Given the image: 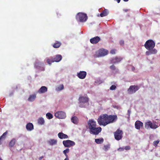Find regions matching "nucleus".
<instances>
[{
    "instance_id": "obj_40",
    "label": "nucleus",
    "mask_w": 160,
    "mask_h": 160,
    "mask_svg": "<svg viewBox=\"0 0 160 160\" xmlns=\"http://www.w3.org/2000/svg\"><path fill=\"white\" fill-rule=\"evenodd\" d=\"M119 43L121 45H123L124 44V42L123 40H121L119 42Z\"/></svg>"
},
{
    "instance_id": "obj_43",
    "label": "nucleus",
    "mask_w": 160,
    "mask_h": 160,
    "mask_svg": "<svg viewBox=\"0 0 160 160\" xmlns=\"http://www.w3.org/2000/svg\"><path fill=\"white\" fill-rule=\"evenodd\" d=\"M123 11L125 12H127L128 11V9H124L123 10Z\"/></svg>"
},
{
    "instance_id": "obj_14",
    "label": "nucleus",
    "mask_w": 160,
    "mask_h": 160,
    "mask_svg": "<svg viewBox=\"0 0 160 160\" xmlns=\"http://www.w3.org/2000/svg\"><path fill=\"white\" fill-rule=\"evenodd\" d=\"M87 75V72L85 71H81L77 74V76L80 79H83L85 78Z\"/></svg>"
},
{
    "instance_id": "obj_46",
    "label": "nucleus",
    "mask_w": 160,
    "mask_h": 160,
    "mask_svg": "<svg viewBox=\"0 0 160 160\" xmlns=\"http://www.w3.org/2000/svg\"><path fill=\"white\" fill-rule=\"evenodd\" d=\"M120 0H117V2L118 3H119V2H120Z\"/></svg>"
},
{
    "instance_id": "obj_36",
    "label": "nucleus",
    "mask_w": 160,
    "mask_h": 160,
    "mask_svg": "<svg viewBox=\"0 0 160 160\" xmlns=\"http://www.w3.org/2000/svg\"><path fill=\"white\" fill-rule=\"evenodd\" d=\"M116 88V87L115 85H112L110 87V89L111 90H115Z\"/></svg>"
},
{
    "instance_id": "obj_12",
    "label": "nucleus",
    "mask_w": 160,
    "mask_h": 160,
    "mask_svg": "<svg viewBox=\"0 0 160 160\" xmlns=\"http://www.w3.org/2000/svg\"><path fill=\"white\" fill-rule=\"evenodd\" d=\"M122 60V58L119 57H116L112 58L111 60V62L112 63H116L120 62Z\"/></svg>"
},
{
    "instance_id": "obj_9",
    "label": "nucleus",
    "mask_w": 160,
    "mask_h": 160,
    "mask_svg": "<svg viewBox=\"0 0 160 160\" xmlns=\"http://www.w3.org/2000/svg\"><path fill=\"white\" fill-rule=\"evenodd\" d=\"M102 128L100 127H96V126L92 128L89 130L90 132L94 135H98L102 131Z\"/></svg>"
},
{
    "instance_id": "obj_28",
    "label": "nucleus",
    "mask_w": 160,
    "mask_h": 160,
    "mask_svg": "<svg viewBox=\"0 0 160 160\" xmlns=\"http://www.w3.org/2000/svg\"><path fill=\"white\" fill-rule=\"evenodd\" d=\"M61 45V43L59 42L56 41L53 45V47L55 48H59Z\"/></svg>"
},
{
    "instance_id": "obj_22",
    "label": "nucleus",
    "mask_w": 160,
    "mask_h": 160,
    "mask_svg": "<svg viewBox=\"0 0 160 160\" xmlns=\"http://www.w3.org/2000/svg\"><path fill=\"white\" fill-rule=\"evenodd\" d=\"M79 99L80 103L87 102L88 101V98L83 96L80 97Z\"/></svg>"
},
{
    "instance_id": "obj_44",
    "label": "nucleus",
    "mask_w": 160,
    "mask_h": 160,
    "mask_svg": "<svg viewBox=\"0 0 160 160\" xmlns=\"http://www.w3.org/2000/svg\"><path fill=\"white\" fill-rule=\"evenodd\" d=\"M43 158V156L40 157L39 158V160H41Z\"/></svg>"
},
{
    "instance_id": "obj_47",
    "label": "nucleus",
    "mask_w": 160,
    "mask_h": 160,
    "mask_svg": "<svg viewBox=\"0 0 160 160\" xmlns=\"http://www.w3.org/2000/svg\"><path fill=\"white\" fill-rule=\"evenodd\" d=\"M135 68H134V67H132V71H134V70H135Z\"/></svg>"
},
{
    "instance_id": "obj_1",
    "label": "nucleus",
    "mask_w": 160,
    "mask_h": 160,
    "mask_svg": "<svg viewBox=\"0 0 160 160\" xmlns=\"http://www.w3.org/2000/svg\"><path fill=\"white\" fill-rule=\"evenodd\" d=\"M118 119L117 115L102 114L97 119L98 124L100 126H105L107 125L116 122Z\"/></svg>"
},
{
    "instance_id": "obj_6",
    "label": "nucleus",
    "mask_w": 160,
    "mask_h": 160,
    "mask_svg": "<svg viewBox=\"0 0 160 160\" xmlns=\"http://www.w3.org/2000/svg\"><path fill=\"white\" fill-rule=\"evenodd\" d=\"M123 134L122 130H120L119 128H118L114 132L115 139L117 141L121 139L123 137Z\"/></svg>"
},
{
    "instance_id": "obj_3",
    "label": "nucleus",
    "mask_w": 160,
    "mask_h": 160,
    "mask_svg": "<svg viewBox=\"0 0 160 160\" xmlns=\"http://www.w3.org/2000/svg\"><path fill=\"white\" fill-rule=\"evenodd\" d=\"M76 19L77 21L79 22H85L88 19V17L86 14L82 12H79L76 16Z\"/></svg>"
},
{
    "instance_id": "obj_33",
    "label": "nucleus",
    "mask_w": 160,
    "mask_h": 160,
    "mask_svg": "<svg viewBox=\"0 0 160 160\" xmlns=\"http://www.w3.org/2000/svg\"><path fill=\"white\" fill-rule=\"evenodd\" d=\"M47 118L48 119H51L52 118L53 116L52 114L50 113H48L46 114Z\"/></svg>"
},
{
    "instance_id": "obj_41",
    "label": "nucleus",
    "mask_w": 160,
    "mask_h": 160,
    "mask_svg": "<svg viewBox=\"0 0 160 160\" xmlns=\"http://www.w3.org/2000/svg\"><path fill=\"white\" fill-rule=\"evenodd\" d=\"M124 149L126 150H129L130 149V147L129 146H127L125 147Z\"/></svg>"
},
{
    "instance_id": "obj_16",
    "label": "nucleus",
    "mask_w": 160,
    "mask_h": 160,
    "mask_svg": "<svg viewBox=\"0 0 160 160\" xmlns=\"http://www.w3.org/2000/svg\"><path fill=\"white\" fill-rule=\"evenodd\" d=\"M135 127L137 129H140L141 127H143V123L140 121H137L135 124Z\"/></svg>"
},
{
    "instance_id": "obj_29",
    "label": "nucleus",
    "mask_w": 160,
    "mask_h": 160,
    "mask_svg": "<svg viewBox=\"0 0 160 160\" xmlns=\"http://www.w3.org/2000/svg\"><path fill=\"white\" fill-rule=\"evenodd\" d=\"M104 139L103 138L95 139V142L98 144H100L103 142Z\"/></svg>"
},
{
    "instance_id": "obj_11",
    "label": "nucleus",
    "mask_w": 160,
    "mask_h": 160,
    "mask_svg": "<svg viewBox=\"0 0 160 160\" xmlns=\"http://www.w3.org/2000/svg\"><path fill=\"white\" fill-rule=\"evenodd\" d=\"M88 125L89 130L92 128L97 126L96 122L93 119H90L88 122Z\"/></svg>"
},
{
    "instance_id": "obj_34",
    "label": "nucleus",
    "mask_w": 160,
    "mask_h": 160,
    "mask_svg": "<svg viewBox=\"0 0 160 160\" xmlns=\"http://www.w3.org/2000/svg\"><path fill=\"white\" fill-rule=\"evenodd\" d=\"M110 148V145H104V146L103 149L105 151H108L109 149Z\"/></svg>"
},
{
    "instance_id": "obj_25",
    "label": "nucleus",
    "mask_w": 160,
    "mask_h": 160,
    "mask_svg": "<svg viewBox=\"0 0 160 160\" xmlns=\"http://www.w3.org/2000/svg\"><path fill=\"white\" fill-rule=\"evenodd\" d=\"M16 142V140L15 138H12L9 143L8 146L9 147H13Z\"/></svg>"
},
{
    "instance_id": "obj_20",
    "label": "nucleus",
    "mask_w": 160,
    "mask_h": 160,
    "mask_svg": "<svg viewBox=\"0 0 160 160\" xmlns=\"http://www.w3.org/2000/svg\"><path fill=\"white\" fill-rule=\"evenodd\" d=\"M58 137L61 139H67L68 138L67 135L62 132H59L58 134Z\"/></svg>"
},
{
    "instance_id": "obj_2",
    "label": "nucleus",
    "mask_w": 160,
    "mask_h": 160,
    "mask_svg": "<svg viewBox=\"0 0 160 160\" xmlns=\"http://www.w3.org/2000/svg\"><path fill=\"white\" fill-rule=\"evenodd\" d=\"M62 59V56L60 55H56L55 57H50L47 60V62L49 65L51 64V63L54 62H58L60 61Z\"/></svg>"
},
{
    "instance_id": "obj_49",
    "label": "nucleus",
    "mask_w": 160,
    "mask_h": 160,
    "mask_svg": "<svg viewBox=\"0 0 160 160\" xmlns=\"http://www.w3.org/2000/svg\"><path fill=\"white\" fill-rule=\"evenodd\" d=\"M0 160H3L1 158H0Z\"/></svg>"
},
{
    "instance_id": "obj_48",
    "label": "nucleus",
    "mask_w": 160,
    "mask_h": 160,
    "mask_svg": "<svg viewBox=\"0 0 160 160\" xmlns=\"http://www.w3.org/2000/svg\"><path fill=\"white\" fill-rule=\"evenodd\" d=\"M125 2H127L129 0H123Z\"/></svg>"
},
{
    "instance_id": "obj_24",
    "label": "nucleus",
    "mask_w": 160,
    "mask_h": 160,
    "mask_svg": "<svg viewBox=\"0 0 160 160\" xmlns=\"http://www.w3.org/2000/svg\"><path fill=\"white\" fill-rule=\"evenodd\" d=\"M108 13V11L107 9H105L102 11V12L100 13V16L102 17H103L107 16Z\"/></svg>"
},
{
    "instance_id": "obj_15",
    "label": "nucleus",
    "mask_w": 160,
    "mask_h": 160,
    "mask_svg": "<svg viewBox=\"0 0 160 160\" xmlns=\"http://www.w3.org/2000/svg\"><path fill=\"white\" fill-rule=\"evenodd\" d=\"M100 40V39L99 37L96 36L90 39V42L93 44H96L98 43Z\"/></svg>"
},
{
    "instance_id": "obj_23",
    "label": "nucleus",
    "mask_w": 160,
    "mask_h": 160,
    "mask_svg": "<svg viewBox=\"0 0 160 160\" xmlns=\"http://www.w3.org/2000/svg\"><path fill=\"white\" fill-rule=\"evenodd\" d=\"M57 142V140L54 139H51L48 141V144L51 146L56 144Z\"/></svg>"
},
{
    "instance_id": "obj_10",
    "label": "nucleus",
    "mask_w": 160,
    "mask_h": 160,
    "mask_svg": "<svg viewBox=\"0 0 160 160\" xmlns=\"http://www.w3.org/2000/svg\"><path fill=\"white\" fill-rule=\"evenodd\" d=\"M62 143L64 146L66 147L69 148L75 145V142L69 140L63 141Z\"/></svg>"
},
{
    "instance_id": "obj_39",
    "label": "nucleus",
    "mask_w": 160,
    "mask_h": 160,
    "mask_svg": "<svg viewBox=\"0 0 160 160\" xmlns=\"http://www.w3.org/2000/svg\"><path fill=\"white\" fill-rule=\"evenodd\" d=\"M116 50L113 49L110 51V53L112 54H115V53Z\"/></svg>"
},
{
    "instance_id": "obj_38",
    "label": "nucleus",
    "mask_w": 160,
    "mask_h": 160,
    "mask_svg": "<svg viewBox=\"0 0 160 160\" xmlns=\"http://www.w3.org/2000/svg\"><path fill=\"white\" fill-rule=\"evenodd\" d=\"M113 107L115 108H116L118 109H121V107L120 106L118 105H114L113 106Z\"/></svg>"
},
{
    "instance_id": "obj_18",
    "label": "nucleus",
    "mask_w": 160,
    "mask_h": 160,
    "mask_svg": "<svg viewBox=\"0 0 160 160\" xmlns=\"http://www.w3.org/2000/svg\"><path fill=\"white\" fill-rule=\"evenodd\" d=\"M8 133V131L4 132L3 134L0 137V145L2 144V142L4 141L7 137Z\"/></svg>"
},
{
    "instance_id": "obj_31",
    "label": "nucleus",
    "mask_w": 160,
    "mask_h": 160,
    "mask_svg": "<svg viewBox=\"0 0 160 160\" xmlns=\"http://www.w3.org/2000/svg\"><path fill=\"white\" fill-rule=\"evenodd\" d=\"M64 89V86L62 84H61L58 86L56 90L57 91H61Z\"/></svg>"
},
{
    "instance_id": "obj_45",
    "label": "nucleus",
    "mask_w": 160,
    "mask_h": 160,
    "mask_svg": "<svg viewBox=\"0 0 160 160\" xmlns=\"http://www.w3.org/2000/svg\"><path fill=\"white\" fill-rule=\"evenodd\" d=\"M64 160H69L68 158V157H66V158L64 159Z\"/></svg>"
},
{
    "instance_id": "obj_21",
    "label": "nucleus",
    "mask_w": 160,
    "mask_h": 160,
    "mask_svg": "<svg viewBox=\"0 0 160 160\" xmlns=\"http://www.w3.org/2000/svg\"><path fill=\"white\" fill-rule=\"evenodd\" d=\"M47 88L45 86H42L38 91L39 93H44L47 91Z\"/></svg>"
},
{
    "instance_id": "obj_8",
    "label": "nucleus",
    "mask_w": 160,
    "mask_h": 160,
    "mask_svg": "<svg viewBox=\"0 0 160 160\" xmlns=\"http://www.w3.org/2000/svg\"><path fill=\"white\" fill-rule=\"evenodd\" d=\"M55 116L58 118L63 119L66 117V113L63 111H59L56 112L54 114Z\"/></svg>"
},
{
    "instance_id": "obj_7",
    "label": "nucleus",
    "mask_w": 160,
    "mask_h": 160,
    "mask_svg": "<svg viewBox=\"0 0 160 160\" xmlns=\"http://www.w3.org/2000/svg\"><path fill=\"white\" fill-rule=\"evenodd\" d=\"M140 88V87L137 85H131L128 90V93L129 94L135 93Z\"/></svg>"
},
{
    "instance_id": "obj_42",
    "label": "nucleus",
    "mask_w": 160,
    "mask_h": 160,
    "mask_svg": "<svg viewBox=\"0 0 160 160\" xmlns=\"http://www.w3.org/2000/svg\"><path fill=\"white\" fill-rule=\"evenodd\" d=\"M124 148H120L118 149V151H121L124 150Z\"/></svg>"
},
{
    "instance_id": "obj_5",
    "label": "nucleus",
    "mask_w": 160,
    "mask_h": 160,
    "mask_svg": "<svg viewBox=\"0 0 160 160\" xmlns=\"http://www.w3.org/2000/svg\"><path fill=\"white\" fill-rule=\"evenodd\" d=\"M144 127L147 129L150 128L152 129H155L158 127V124L155 123H153L150 121L148 120L145 123Z\"/></svg>"
},
{
    "instance_id": "obj_27",
    "label": "nucleus",
    "mask_w": 160,
    "mask_h": 160,
    "mask_svg": "<svg viewBox=\"0 0 160 160\" xmlns=\"http://www.w3.org/2000/svg\"><path fill=\"white\" fill-rule=\"evenodd\" d=\"M72 122L75 124H77L78 123V119L76 116L72 117L71 119Z\"/></svg>"
},
{
    "instance_id": "obj_19",
    "label": "nucleus",
    "mask_w": 160,
    "mask_h": 160,
    "mask_svg": "<svg viewBox=\"0 0 160 160\" xmlns=\"http://www.w3.org/2000/svg\"><path fill=\"white\" fill-rule=\"evenodd\" d=\"M26 128L28 131H31L33 129L34 127L31 123H28L26 125Z\"/></svg>"
},
{
    "instance_id": "obj_37",
    "label": "nucleus",
    "mask_w": 160,
    "mask_h": 160,
    "mask_svg": "<svg viewBox=\"0 0 160 160\" xmlns=\"http://www.w3.org/2000/svg\"><path fill=\"white\" fill-rule=\"evenodd\" d=\"M110 69L113 70H114L116 69V67L114 65L111 66L110 67Z\"/></svg>"
},
{
    "instance_id": "obj_30",
    "label": "nucleus",
    "mask_w": 160,
    "mask_h": 160,
    "mask_svg": "<svg viewBox=\"0 0 160 160\" xmlns=\"http://www.w3.org/2000/svg\"><path fill=\"white\" fill-rule=\"evenodd\" d=\"M45 122L44 119L42 118H39L38 120V123L40 125H43Z\"/></svg>"
},
{
    "instance_id": "obj_32",
    "label": "nucleus",
    "mask_w": 160,
    "mask_h": 160,
    "mask_svg": "<svg viewBox=\"0 0 160 160\" xmlns=\"http://www.w3.org/2000/svg\"><path fill=\"white\" fill-rule=\"evenodd\" d=\"M69 152V149L68 148H67L66 149L64 150L63 151V153L65 155L66 157H68V155L67 154V153H68Z\"/></svg>"
},
{
    "instance_id": "obj_17",
    "label": "nucleus",
    "mask_w": 160,
    "mask_h": 160,
    "mask_svg": "<svg viewBox=\"0 0 160 160\" xmlns=\"http://www.w3.org/2000/svg\"><path fill=\"white\" fill-rule=\"evenodd\" d=\"M148 51H147L146 52V54L147 55H149L152 54H155L157 53V51L156 49L154 48L153 49H149Z\"/></svg>"
},
{
    "instance_id": "obj_13",
    "label": "nucleus",
    "mask_w": 160,
    "mask_h": 160,
    "mask_svg": "<svg viewBox=\"0 0 160 160\" xmlns=\"http://www.w3.org/2000/svg\"><path fill=\"white\" fill-rule=\"evenodd\" d=\"M108 52L107 50L104 49H100L98 51V54L100 56L102 57L107 55L108 53Z\"/></svg>"
},
{
    "instance_id": "obj_26",
    "label": "nucleus",
    "mask_w": 160,
    "mask_h": 160,
    "mask_svg": "<svg viewBox=\"0 0 160 160\" xmlns=\"http://www.w3.org/2000/svg\"><path fill=\"white\" fill-rule=\"evenodd\" d=\"M36 98V95L35 94L31 95L29 97L28 100L30 102H32Z\"/></svg>"
},
{
    "instance_id": "obj_4",
    "label": "nucleus",
    "mask_w": 160,
    "mask_h": 160,
    "mask_svg": "<svg viewBox=\"0 0 160 160\" xmlns=\"http://www.w3.org/2000/svg\"><path fill=\"white\" fill-rule=\"evenodd\" d=\"M155 43L152 40H148L145 43L144 46L145 48L147 49H153L155 46Z\"/></svg>"
},
{
    "instance_id": "obj_35",
    "label": "nucleus",
    "mask_w": 160,
    "mask_h": 160,
    "mask_svg": "<svg viewBox=\"0 0 160 160\" xmlns=\"http://www.w3.org/2000/svg\"><path fill=\"white\" fill-rule=\"evenodd\" d=\"M159 142V140H157V141H155L153 142V145L154 146H157L158 145V144Z\"/></svg>"
}]
</instances>
